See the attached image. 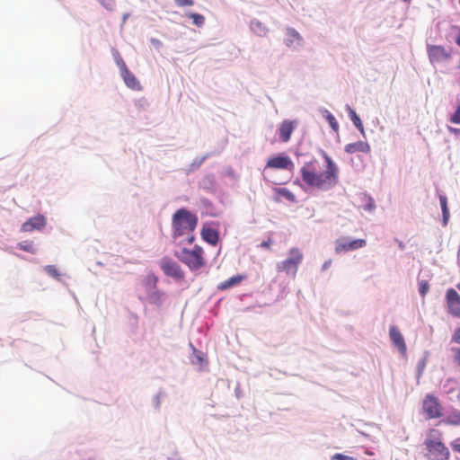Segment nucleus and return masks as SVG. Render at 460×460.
I'll return each mask as SVG.
<instances>
[{
    "instance_id": "f257e3e1",
    "label": "nucleus",
    "mask_w": 460,
    "mask_h": 460,
    "mask_svg": "<svg viewBox=\"0 0 460 460\" xmlns=\"http://www.w3.org/2000/svg\"><path fill=\"white\" fill-rule=\"evenodd\" d=\"M325 162L324 169L318 160L306 162L300 168L303 182L309 188L327 191L334 188L339 182V168L334 161L325 152H323Z\"/></svg>"
},
{
    "instance_id": "f03ea898",
    "label": "nucleus",
    "mask_w": 460,
    "mask_h": 460,
    "mask_svg": "<svg viewBox=\"0 0 460 460\" xmlns=\"http://www.w3.org/2000/svg\"><path fill=\"white\" fill-rule=\"evenodd\" d=\"M198 225V217L185 208L177 210L172 216L173 236H188V243H191L195 240L193 231Z\"/></svg>"
},
{
    "instance_id": "7ed1b4c3",
    "label": "nucleus",
    "mask_w": 460,
    "mask_h": 460,
    "mask_svg": "<svg viewBox=\"0 0 460 460\" xmlns=\"http://www.w3.org/2000/svg\"><path fill=\"white\" fill-rule=\"evenodd\" d=\"M175 255L191 271L200 270L207 263L205 252L199 245H195L192 249L183 248Z\"/></svg>"
},
{
    "instance_id": "20e7f679",
    "label": "nucleus",
    "mask_w": 460,
    "mask_h": 460,
    "mask_svg": "<svg viewBox=\"0 0 460 460\" xmlns=\"http://www.w3.org/2000/svg\"><path fill=\"white\" fill-rule=\"evenodd\" d=\"M303 260V252L297 247H293L289 249L288 257L277 264V270L294 279Z\"/></svg>"
},
{
    "instance_id": "39448f33",
    "label": "nucleus",
    "mask_w": 460,
    "mask_h": 460,
    "mask_svg": "<svg viewBox=\"0 0 460 460\" xmlns=\"http://www.w3.org/2000/svg\"><path fill=\"white\" fill-rule=\"evenodd\" d=\"M425 446L428 450L427 456L429 460H448L449 450L443 442L436 439H427Z\"/></svg>"
},
{
    "instance_id": "423d86ee",
    "label": "nucleus",
    "mask_w": 460,
    "mask_h": 460,
    "mask_svg": "<svg viewBox=\"0 0 460 460\" xmlns=\"http://www.w3.org/2000/svg\"><path fill=\"white\" fill-rule=\"evenodd\" d=\"M422 411L429 420L438 419L443 415V407L433 394H426L422 401Z\"/></svg>"
},
{
    "instance_id": "0eeeda50",
    "label": "nucleus",
    "mask_w": 460,
    "mask_h": 460,
    "mask_svg": "<svg viewBox=\"0 0 460 460\" xmlns=\"http://www.w3.org/2000/svg\"><path fill=\"white\" fill-rule=\"evenodd\" d=\"M427 53L430 63H441L451 58V51L441 45H428Z\"/></svg>"
},
{
    "instance_id": "6e6552de",
    "label": "nucleus",
    "mask_w": 460,
    "mask_h": 460,
    "mask_svg": "<svg viewBox=\"0 0 460 460\" xmlns=\"http://www.w3.org/2000/svg\"><path fill=\"white\" fill-rule=\"evenodd\" d=\"M160 267L166 276L175 279H182L184 278V273L180 265L172 259L163 258L160 261Z\"/></svg>"
},
{
    "instance_id": "1a4fd4ad",
    "label": "nucleus",
    "mask_w": 460,
    "mask_h": 460,
    "mask_svg": "<svg viewBox=\"0 0 460 460\" xmlns=\"http://www.w3.org/2000/svg\"><path fill=\"white\" fill-rule=\"evenodd\" d=\"M446 302L448 313L454 317L460 318V295L454 288L447 290Z\"/></svg>"
},
{
    "instance_id": "9d476101",
    "label": "nucleus",
    "mask_w": 460,
    "mask_h": 460,
    "mask_svg": "<svg viewBox=\"0 0 460 460\" xmlns=\"http://www.w3.org/2000/svg\"><path fill=\"white\" fill-rule=\"evenodd\" d=\"M367 242L365 239H355L349 240L346 238H341L336 241L335 251L336 252H343L357 250L365 247Z\"/></svg>"
},
{
    "instance_id": "9b49d317",
    "label": "nucleus",
    "mask_w": 460,
    "mask_h": 460,
    "mask_svg": "<svg viewBox=\"0 0 460 460\" xmlns=\"http://www.w3.org/2000/svg\"><path fill=\"white\" fill-rule=\"evenodd\" d=\"M267 168L270 169H283L292 171L294 164L292 160L287 155H277L270 157L266 164Z\"/></svg>"
},
{
    "instance_id": "f8f14e48",
    "label": "nucleus",
    "mask_w": 460,
    "mask_h": 460,
    "mask_svg": "<svg viewBox=\"0 0 460 460\" xmlns=\"http://www.w3.org/2000/svg\"><path fill=\"white\" fill-rule=\"evenodd\" d=\"M47 224L46 218L43 215H37L29 218L22 225L21 230L22 232H31L33 230H41Z\"/></svg>"
},
{
    "instance_id": "ddd939ff",
    "label": "nucleus",
    "mask_w": 460,
    "mask_h": 460,
    "mask_svg": "<svg viewBox=\"0 0 460 460\" xmlns=\"http://www.w3.org/2000/svg\"><path fill=\"white\" fill-rule=\"evenodd\" d=\"M296 125V120L285 119L282 121L279 128V139L284 143L288 142Z\"/></svg>"
},
{
    "instance_id": "4468645a",
    "label": "nucleus",
    "mask_w": 460,
    "mask_h": 460,
    "mask_svg": "<svg viewBox=\"0 0 460 460\" xmlns=\"http://www.w3.org/2000/svg\"><path fill=\"white\" fill-rule=\"evenodd\" d=\"M389 335L394 345L397 347L402 354H405L407 348L404 338L400 331L395 326H391L389 330Z\"/></svg>"
},
{
    "instance_id": "2eb2a0df",
    "label": "nucleus",
    "mask_w": 460,
    "mask_h": 460,
    "mask_svg": "<svg viewBox=\"0 0 460 460\" xmlns=\"http://www.w3.org/2000/svg\"><path fill=\"white\" fill-rule=\"evenodd\" d=\"M123 72L121 73V76L128 87L133 90H140L141 86L136 76L128 69L126 65H123Z\"/></svg>"
},
{
    "instance_id": "dca6fc26",
    "label": "nucleus",
    "mask_w": 460,
    "mask_h": 460,
    "mask_svg": "<svg viewBox=\"0 0 460 460\" xmlns=\"http://www.w3.org/2000/svg\"><path fill=\"white\" fill-rule=\"evenodd\" d=\"M345 152L348 154H354L357 152L368 154L370 152V146L367 142L358 141L355 143H349L345 146Z\"/></svg>"
},
{
    "instance_id": "f3484780",
    "label": "nucleus",
    "mask_w": 460,
    "mask_h": 460,
    "mask_svg": "<svg viewBox=\"0 0 460 460\" xmlns=\"http://www.w3.org/2000/svg\"><path fill=\"white\" fill-rule=\"evenodd\" d=\"M302 41L301 35L293 28H288L286 30V40L285 43L288 47L294 45H299Z\"/></svg>"
},
{
    "instance_id": "a211bd4d",
    "label": "nucleus",
    "mask_w": 460,
    "mask_h": 460,
    "mask_svg": "<svg viewBox=\"0 0 460 460\" xmlns=\"http://www.w3.org/2000/svg\"><path fill=\"white\" fill-rule=\"evenodd\" d=\"M201 235L206 242L212 245H216L219 239L218 233L211 227L203 228Z\"/></svg>"
},
{
    "instance_id": "6ab92c4d",
    "label": "nucleus",
    "mask_w": 460,
    "mask_h": 460,
    "mask_svg": "<svg viewBox=\"0 0 460 460\" xmlns=\"http://www.w3.org/2000/svg\"><path fill=\"white\" fill-rule=\"evenodd\" d=\"M244 278L245 277L243 275L233 276V277L229 278L228 279L221 282L217 286V288L219 290H226L234 286L239 285L244 279Z\"/></svg>"
},
{
    "instance_id": "aec40b11",
    "label": "nucleus",
    "mask_w": 460,
    "mask_h": 460,
    "mask_svg": "<svg viewBox=\"0 0 460 460\" xmlns=\"http://www.w3.org/2000/svg\"><path fill=\"white\" fill-rule=\"evenodd\" d=\"M439 201H440V206H441L442 214H443V225L446 226L447 224L449 217H450L449 209L447 207V199L445 195H440Z\"/></svg>"
},
{
    "instance_id": "412c9836",
    "label": "nucleus",
    "mask_w": 460,
    "mask_h": 460,
    "mask_svg": "<svg viewBox=\"0 0 460 460\" xmlns=\"http://www.w3.org/2000/svg\"><path fill=\"white\" fill-rule=\"evenodd\" d=\"M439 201H440V206H441L442 214H443V225L446 226L447 224L449 217H450L449 209L447 207V199L445 195H440Z\"/></svg>"
},
{
    "instance_id": "4be33fe9",
    "label": "nucleus",
    "mask_w": 460,
    "mask_h": 460,
    "mask_svg": "<svg viewBox=\"0 0 460 460\" xmlns=\"http://www.w3.org/2000/svg\"><path fill=\"white\" fill-rule=\"evenodd\" d=\"M347 111L349 112V115L353 122V124L355 125V127L360 131V132H364V127H363V124H362V121L360 119V118L357 115L356 111L349 106H347Z\"/></svg>"
},
{
    "instance_id": "5701e85b",
    "label": "nucleus",
    "mask_w": 460,
    "mask_h": 460,
    "mask_svg": "<svg viewBox=\"0 0 460 460\" xmlns=\"http://www.w3.org/2000/svg\"><path fill=\"white\" fill-rule=\"evenodd\" d=\"M444 422L447 425L460 426V411H454L449 413L444 419Z\"/></svg>"
},
{
    "instance_id": "b1692460",
    "label": "nucleus",
    "mask_w": 460,
    "mask_h": 460,
    "mask_svg": "<svg viewBox=\"0 0 460 460\" xmlns=\"http://www.w3.org/2000/svg\"><path fill=\"white\" fill-rule=\"evenodd\" d=\"M276 192L279 196L285 198L287 200L295 202L296 201V196L293 192H291L287 188H279L276 189Z\"/></svg>"
},
{
    "instance_id": "393cba45",
    "label": "nucleus",
    "mask_w": 460,
    "mask_h": 460,
    "mask_svg": "<svg viewBox=\"0 0 460 460\" xmlns=\"http://www.w3.org/2000/svg\"><path fill=\"white\" fill-rule=\"evenodd\" d=\"M18 247L27 252L35 253L36 249L32 241L26 240L18 243Z\"/></svg>"
},
{
    "instance_id": "a878e982",
    "label": "nucleus",
    "mask_w": 460,
    "mask_h": 460,
    "mask_svg": "<svg viewBox=\"0 0 460 460\" xmlns=\"http://www.w3.org/2000/svg\"><path fill=\"white\" fill-rule=\"evenodd\" d=\"M323 116L326 119V120L329 122L331 128L335 132H338L339 131V124H338L335 117L329 111H324Z\"/></svg>"
},
{
    "instance_id": "bb28decb",
    "label": "nucleus",
    "mask_w": 460,
    "mask_h": 460,
    "mask_svg": "<svg viewBox=\"0 0 460 460\" xmlns=\"http://www.w3.org/2000/svg\"><path fill=\"white\" fill-rule=\"evenodd\" d=\"M163 296L164 294L161 291L155 290L149 295L148 298L151 303L155 305H161Z\"/></svg>"
},
{
    "instance_id": "cd10ccee",
    "label": "nucleus",
    "mask_w": 460,
    "mask_h": 460,
    "mask_svg": "<svg viewBox=\"0 0 460 460\" xmlns=\"http://www.w3.org/2000/svg\"><path fill=\"white\" fill-rule=\"evenodd\" d=\"M188 16L192 19V22L196 26H198V27L203 26V24L205 22V18L203 15H201L199 13H190V14H188Z\"/></svg>"
},
{
    "instance_id": "c85d7f7f",
    "label": "nucleus",
    "mask_w": 460,
    "mask_h": 460,
    "mask_svg": "<svg viewBox=\"0 0 460 460\" xmlns=\"http://www.w3.org/2000/svg\"><path fill=\"white\" fill-rule=\"evenodd\" d=\"M449 121L453 124H460V101L457 102L456 111L451 115Z\"/></svg>"
},
{
    "instance_id": "c756f323",
    "label": "nucleus",
    "mask_w": 460,
    "mask_h": 460,
    "mask_svg": "<svg viewBox=\"0 0 460 460\" xmlns=\"http://www.w3.org/2000/svg\"><path fill=\"white\" fill-rule=\"evenodd\" d=\"M451 351L453 352V362L460 367V347L452 348Z\"/></svg>"
},
{
    "instance_id": "7c9ffc66",
    "label": "nucleus",
    "mask_w": 460,
    "mask_h": 460,
    "mask_svg": "<svg viewBox=\"0 0 460 460\" xmlns=\"http://www.w3.org/2000/svg\"><path fill=\"white\" fill-rule=\"evenodd\" d=\"M156 282L157 279L153 275H148L144 280V284L150 288H155Z\"/></svg>"
},
{
    "instance_id": "2f4dec72",
    "label": "nucleus",
    "mask_w": 460,
    "mask_h": 460,
    "mask_svg": "<svg viewBox=\"0 0 460 460\" xmlns=\"http://www.w3.org/2000/svg\"><path fill=\"white\" fill-rule=\"evenodd\" d=\"M429 289V285L428 281L423 280L420 283L419 292L421 296H425L426 294L428 293Z\"/></svg>"
},
{
    "instance_id": "473e14b6",
    "label": "nucleus",
    "mask_w": 460,
    "mask_h": 460,
    "mask_svg": "<svg viewBox=\"0 0 460 460\" xmlns=\"http://www.w3.org/2000/svg\"><path fill=\"white\" fill-rule=\"evenodd\" d=\"M45 271L54 278H58L59 276V273L54 265H47L45 267Z\"/></svg>"
},
{
    "instance_id": "72a5a7b5",
    "label": "nucleus",
    "mask_w": 460,
    "mask_h": 460,
    "mask_svg": "<svg viewBox=\"0 0 460 460\" xmlns=\"http://www.w3.org/2000/svg\"><path fill=\"white\" fill-rule=\"evenodd\" d=\"M452 341L460 345V326L455 329L452 334Z\"/></svg>"
},
{
    "instance_id": "f704fd0d",
    "label": "nucleus",
    "mask_w": 460,
    "mask_h": 460,
    "mask_svg": "<svg viewBox=\"0 0 460 460\" xmlns=\"http://www.w3.org/2000/svg\"><path fill=\"white\" fill-rule=\"evenodd\" d=\"M178 6H191L194 4L193 0H174Z\"/></svg>"
},
{
    "instance_id": "c9c22d12",
    "label": "nucleus",
    "mask_w": 460,
    "mask_h": 460,
    "mask_svg": "<svg viewBox=\"0 0 460 460\" xmlns=\"http://www.w3.org/2000/svg\"><path fill=\"white\" fill-rule=\"evenodd\" d=\"M273 243V240L271 238H268L267 240L263 241L260 247L264 249H270V245Z\"/></svg>"
},
{
    "instance_id": "e433bc0d",
    "label": "nucleus",
    "mask_w": 460,
    "mask_h": 460,
    "mask_svg": "<svg viewBox=\"0 0 460 460\" xmlns=\"http://www.w3.org/2000/svg\"><path fill=\"white\" fill-rule=\"evenodd\" d=\"M102 4H103L108 9H112L114 6L113 0H100Z\"/></svg>"
},
{
    "instance_id": "4c0bfd02",
    "label": "nucleus",
    "mask_w": 460,
    "mask_h": 460,
    "mask_svg": "<svg viewBox=\"0 0 460 460\" xmlns=\"http://www.w3.org/2000/svg\"><path fill=\"white\" fill-rule=\"evenodd\" d=\"M116 62H117V65L119 66V69H120V73L123 72V65H126L125 62L123 61V59L121 58V57L119 55H118L117 58H116Z\"/></svg>"
},
{
    "instance_id": "58836bf2",
    "label": "nucleus",
    "mask_w": 460,
    "mask_h": 460,
    "mask_svg": "<svg viewBox=\"0 0 460 460\" xmlns=\"http://www.w3.org/2000/svg\"><path fill=\"white\" fill-rule=\"evenodd\" d=\"M151 43L156 48V49H159L162 47V41L158 39H155V38H152L150 40Z\"/></svg>"
},
{
    "instance_id": "ea45409f",
    "label": "nucleus",
    "mask_w": 460,
    "mask_h": 460,
    "mask_svg": "<svg viewBox=\"0 0 460 460\" xmlns=\"http://www.w3.org/2000/svg\"><path fill=\"white\" fill-rule=\"evenodd\" d=\"M333 459H336V460H348V459H349V457L347 456H344L342 454L338 453V454H335L333 456Z\"/></svg>"
},
{
    "instance_id": "a19ab883",
    "label": "nucleus",
    "mask_w": 460,
    "mask_h": 460,
    "mask_svg": "<svg viewBox=\"0 0 460 460\" xmlns=\"http://www.w3.org/2000/svg\"><path fill=\"white\" fill-rule=\"evenodd\" d=\"M194 352L196 353V355H195L196 361L198 363L201 364L203 362V357H202L201 353L197 351L196 349H194Z\"/></svg>"
},
{
    "instance_id": "79ce46f5",
    "label": "nucleus",
    "mask_w": 460,
    "mask_h": 460,
    "mask_svg": "<svg viewBox=\"0 0 460 460\" xmlns=\"http://www.w3.org/2000/svg\"><path fill=\"white\" fill-rule=\"evenodd\" d=\"M455 29L457 31L455 41L458 47H460V27L456 26Z\"/></svg>"
},
{
    "instance_id": "37998d69",
    "label": "nucleus",
    "mask_w": 460,
    "mask_h": 460,
    "mask_svg": "<svg viewBox=\"0 0 460 460\" xmlns=\"http://www.w3.org/2000/svg\"><path fill=\"white\" fill-rule=\"evenodd\" d=\"M448 130H449V132H451V133H453L455 135H457L460 132L459 128H451V127L448 128Z\"/></svg>"
},
{
    "instance_id": "c03bdc74",
    "label": "nucleus",
    "mask_w": 460,
    "mask_h": 460,
    "mask_svg": "<svg viewBox=\"0 0 460 460\" xmlns=\"http://www.w3.org/2000/svg\"><path fill=\"white\" fill-rule=\"evenodd\" d=\"M453 449L458 453H460V443H457V444H454L453 445Z\"/></svg>"
},
{
    "instance_id": "a18cd8bd",
    "label": "nucleus",
    "mask_w": 460,
    "mask_h": 460,
    "mask_svg": "<svg viewBox=\"0 0 460 460\" xmlns=\"http://www.w3.org/2000/svg\"><path fill=\"white\" fill-rule=\"evenodd\" d=\"M330 264H331V261H326V262L323 264V269H327V268H328V266H329Z\"/></svg>"
},
{
    "instance_id": "49530a36",
    "label": "nucleus",
    "mask_w": 460,
    "mask_h": 460,
    "mask_svg": "<svg viewBox=\"0 0 460 460\" xmlns=\"http://www.w3.org/2000/svg\"><path fill=\"white\" fill-rule=\"evenodd\" d=\"M456 287H457L458 290L460 291V283H458Z\"/></svg>"
},
{
    "instance_id": "de8ad7c7",
    "label": "nucleus",
    "mask_w": 460,
    "mask_h": 460,
    "mask_svg": "<svg viewBox=\"0 0 460 460\" xmlns=\"http://www.w3.org/2000/svg\"><path fill=\"white\" fill-rule=\"evenodd\" d=\"M405 2H410L411 0H404Z\"/></svg>"
}]
</instances>
